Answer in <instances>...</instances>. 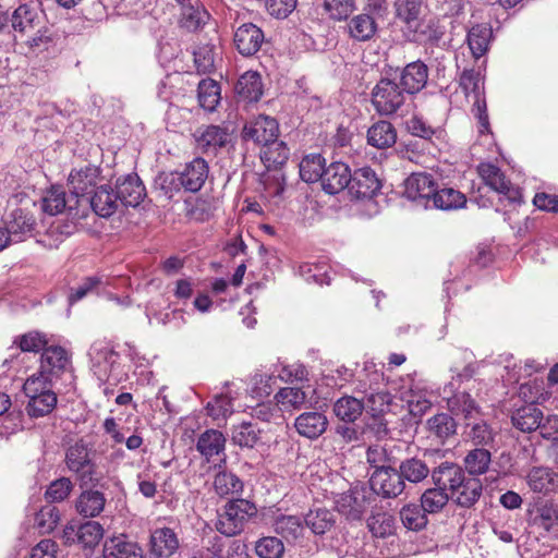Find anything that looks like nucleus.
Wrapping results in <instances>:
<instances>
[{
  "instance_id": "obj_51",
  "label": "nucleus",
  "mask_w": 558,
  "mask_h": 558,
  "mask_svg": "<svg viewBox=\"0 0 558 558\" xmlns=\"http://www.w3.org/2000/svg\"><path fill=\"white\" fill-rule=\"evenodd\" d=\"M400 518L403 525L412 531H418L427 523L425 511L418 505L404 506L400 511Z\"/></svg>"
},
{
  "instance_id": "obj_3",
  "label": "nucleus",
  "mask_w": 558,
  "mask_h": 558,
  "mask_svg": "<svg viewBox=\"0 0 558 558\" xmlns=\"http://www.w3.org/2000/svg\"><path fill=\"white\" fill-rule=\"evenodd\" d=\"M405 94L395 81L380 78L372 89V105L378 114L391 116L404 105Z\"/></svg>"
},
{
  "instance_id": "obj_14",
  "label": "nucleus",
  "mask_w": 558,
  "mask_h": 558,
  "mask_svg": "<svg viewBox=\"0 0 558 558\" xmlns=\"http://www.w3.org/2000/svg\"><path fill=\"white\" fill-rule=\"evenodd\" d=\"M116 193L122 205L132 207L140 205L146 195L145 186L135 173L118 179Z\"/></svg>"
},
{
  "instance_id": "obj_30",
  "label": "nucleus",
  "mask_w": 558,
  "mask_h": 558,
  "mask_svg": "<svg viewBox=\"0 0 558 558\" xmlns=\"http://www.w3.org/2000/svg\"><path fill=\"white\" fill-rule=\"evenodd\" d=\"M104 553L106 558H142L141 548L123 536L113 537L105 543Z\"/></svg>"
},
{
  "instance_id": "obj_46",
  "label": "nucleus",
  "mask_w": 558,
  "mask_h": 558,
  "mask_svg": "<svg viewBox=\"0 0 558 558\" xmlns=\"http://www.w3.org/2000/svg\"><path fill=\"white\" fill-rule=\"evenodd\" d=\"M277 403L284 410H298L306 401L307 395L298 387L281 388L275 396Z\"/></svg>"
},
{
  "instance_id": "obj_11",
  "label": "nucleus",
  "mask_w": 558,
  "mask_h": 558,
  "mask_svg": "<svg viewBox=\"0 0 558 558\" xmlns=\"http://www.w3.org/2000/svg\"><path fill=\"white\" fill-rule=\"evenodd\" d=\"M11 26L14 31V40L31 29L44 24L45 17L36 4H20L11 14Z\"/></svg>"
},
{
  "instance_id": "obj_41",
  "label": "nucleus",
  "mask_w": 558,
  "mask_h": 558,
  "mask_svg": "<svg viewBox=\"0 0 558 558\" xmlns=\"http://www.w3.org/2000/svg\"><path fill=\"white\" fill-rule=\"evenodd\" d=\"M325 168V159L319 154H311L301 160L300 175L305 182H317L322 180Z\"/></svg>"
},
{
  "instance_id": "obj_63",
  "label": "nucleus",
  "mask_w": 558,
  "mask_h": 558,
  "mask_svg": "<svg viewBox=\"0 0 558 558\" xmlns=\"http://www.w3.org/2000/svg\"><path fill=\"white\" fill-rule=\"evenodd\" d=\"M466 435L477 446H487L494 439L490 427L483 421L474 423Z\"/></svg>"
},
{
  "instance_id": "obj_23",
  "label": "nucleus",
  "mask_w": 558,
  "mask_h": 558,
  "mask_svg": "<svg viewBox=\"0 0 558 558\" xmlns=\"http://www.w3.org/2000/svg\"><path fill=\"white\" fill-rule=\"evenodd\" d=\"M195 137L198 146L208 151L216 150L218 147H223L229 142L230 134L226 128L219 125H207L199 128L195 132Z\"/></svg>"
},
{
  "instance_id": "obj_8",
  "label": "nucleus",
  "mask_w": 558,
  "mask_h": 558,
  "mask_svg": "<svg viewBox=\"0 0 558 558\" xmlns=\"http://www.w3.org/2000/svg\"><path fill=\"white\" fill-rule=\"evenodd\" d=\"M278 135L279 125L276 119L264 114L247 122L243 129V138L245 141H252L263 146L276 144Z\"/></svg>"
},
{
  "instance_id": "obj_27",
  "label": "nucleus",
  "mask_w": 558,
  "mask_h": 558,
  "mask_svg": "<svg viewBox=\"0 0 558 558\" xmlns=\"http://www.w3.org/2000/svg\"><path fill=\"white\" fill-rule=\"evenodd\" d=\"M348 33L351 38L357 41L371 40L377 32V23L369 14H357L352 17L348 25Z\"/></svg>"
},
{
  "instance_id": "obj_35",
  "label": "nucleus",
  "mask_w": 558,
  "mask_h": 558,
  "mask_svg": "<svg viewBox=\"0 0 558 558\" xmlns=\"http://www.w3.org/2000/svg\"><path fill=\"white\" fill-rule=\"evenodd\" d=\"M181 23L189 31H196L205 25L209 20V13L204 5L197 0L196 3L189 2L181 5Z\"/></svg>"
},
{
  "instance_id": "obj_64",
  "label": "nucleus",
  "mask_w": 558,
  "mask_h": 558,
  "mask_svg": "<svg viewBox=\"0 0 558 558\" xmlns=\"http://www.w3.org/2000/svg\"><path fill=\"white\" fill-rule=\"evenodd\" d=\"M408 131L414 135L425 140L432 138L435 134V129L427 124L421 117L414 116L407 121Z\"/></svg>"
},
{
  "instance_id": "obj_42",
  "label": "nucleus",
  "mask_w": 558,
  "mask_h": 558,
  "mask_svg": "<svg viewBox=\"0 0 558 558\" xmlns=\"http://www.w3.org/2000/svg\"><path fill=\"white\" fill-rule=\"evenodd\" d=\"M73 197L66 198L65 192L60 187H51L43 198V209L45 213L54 216L61 214L66 208L72 209Z\"/></svg>"
},
{
  "instance_id": "obj_47",
  "label": "nucleus",
  "mask_w": 558,
  "mask_h": 558,
  "mask_svg": "<svg viewBox=\"0 0 558 558\" xmlns=\"http://www.w3.org/2000/svg\"><path fill=\"white\" fill-rule=\"evenodd\" d=\"M57 405L56 393H44L36 397H29L26 405V412L31 417H41L49 414Z\"/></svg>"
},
{
  "instance_id": "obj_53",
  "label": "nucleus",
  "mask_w": 558,
  "mask_h": 558,
  "mask_svg": "<svg viewBox=\"0 0 558 558\" xmlns=\"http://www.w3.org/2000/svg\"><path fill=\"white\" fill-rule=\"evenodd\" d=\"M323 9L333 21L347 20L355 10L354 0H324Z\"/></svg>"
},
{
  "instance_id": "obj_4",
  "label": "nucleus",
  "mask_w": 558,
  "mask_h": 558,
  "mask_svg": "<svg viewBox=\"0 0 558 558\" xmlns=\"http://www.w3.org/2000/svg\"><path fill=\"white\" fill-rule=\"evenodd\" d=\"M257 508L255 504L247 499H233L225 507V512L220 514L217 529L226 536H233L239 534L244 523L251 517L255 515Z\"/></svg>"
},
{
  "instance_id": "obj_12",
  "label": "nucleus",
  "mask_w": 558,
  "mask_h": 558,
  "mask_svg": "<svg viewBox=\"0 0 558 558\" xmlns=\"http://www.w3.org/2000/svg\"><path fill=\"white\" fill-rule=\"evenodd\" d=\"M477 172L485 184L492 190L505 195L511 202H515L519 198L520 194L518 189L506 179L505 174L497 166L490 162H483L478 165Z\"/></svg>"
},
{
  "instance_id": "obj_45",
  "label": "nucleus",
  "mask_w": 558,
  "mask_h": 558,
  "mask_svg": "<svg viewBox=\"0 0 558 558\" xmlns=\"http://www.w3.org/2000/svg\"><path fill=\"white\" fill-rule=\"evenodd\" d=\"M448 407L453 414L463 415L465 420L473 418L480 413L475 401L466 392H459L449 398Z\"/></svg>"
},
{
  "instance_id": "obj_61",
  "label": "nucleus",
  "mask_w": 558,
  "mask_h": 558,
  "mask_svg": "<svg viewBox=\"0 0 558 558\" xmlns=\"http://www.w3.org/2000/svg\"><path fill=\"white\" fill-rule=\"evenodd\" d=\"M460 86L466 97H473L482 94V78L480 72L474 70H464L460 76Z\"/></svg>"
},
{
  "instance_id": "obj_17",
  "label": "nucleus",
  "mask_w": 558,
  "mask_h": 558,
  "mask_svg": "<svg viewBox=\"0 0 558 558\" xmlns=\"http://www.w3.org/2000/svg\"><path fill=\"white\" fill-rule=\"evenodd\" d=\"M381 183L375 171L368 167L360 168L352 174L350 191L359 198L373 197L379 190Z\"/></svg>"
},
{
  "instance_id": "obj_9",
  "label": "nucleus",
  "mask_w": 558,
  "mask_h": 558,
  "mask_svg": "<svg viewBox=\"0 0 558 558\" xmlns=\"http://www.w3.org/2000/svg\"><path fill=\"white\" fill-rule=\"evenodd\" d=\"M490 463V452L484 448H476L471 450L464 458V465L469 474L481 475L487 473L485 476L484 485L489 486L494 483L502 484L506 478V474L488 470ZM480 488H483V483L480 484Z\"/></svg>"
},
{
  "instance_id": "obj_1",
  "label": "nucleus",
  "mask_w": 558,
  "mask_h": 558,
  "mask_svg": "<svg viewBox=\"0 0 558 558\" xmlns=\"http://www.w3.org/2000/svg\"><path fill=\"white\" fill-rule=\"evenodd\" d=\"M208 173L207 162L198 157L186 163L182 171L159 174L156 183L166 195L172 197L173 193L179 192L181 187L192 193L199 191L205 184Z\"/></svg>"
},
{
  "instance_id": "obj_34",
  "label": "nucleus",
  "mask_w": 558,
  "mask_h": 558,
  "mask_svg": "<svg viewBox=\"0 0 558 558\" xmlns=\"http://www.w3.org/2000/svg\"><path fill=\"white\" fill-rule=\"evenodd\" d=\"M466 203L464 194L452 189L445 187L441 190L435 189L430 204L434 208L441 210H454L463 207Z\"/></svg>"
},
{
  "instance_id": "obj_43",
  "label": "nucleus",
  "mask_w": 558,
  "mask_h": 558,
  "mask_svg": "<svg viewBox=\"0 0 558 558\" xmlns=\"http://www.w3.org/2000/svg\"><path fill=\"white\" fill-rule=\"evenodd\" d=\"M52 377L41 371L31 375L23 385V391L27 398L44 393H54L52 390Z\"/></svg>"
},
{
  "instance_id": "obj_54",
  "label": "nucleus",
  "mask_w": 558,
  "mask_h": 558,
  "mask_svg": "<svg viewBox=\"0 0 558 558\" xmlns=\"http://www.w3.org/2000/svg\"><path fill=\"white\" fill-rule=\"evenodd\" d=\"M194 63L198 73H210L215 69V47L210 44L198 46L194 52Z\"/></svg>"
},
{
  "instance_id": "obj_36",
  "label": "nucleus",
  "mask_w": 558,
  "mask_h": 558,
  "mask_svg": "<svg viewBox=\"0 0 558 558\" xmlns=\"http://www.w3.org/2000/svg\"><path fill=\"white\" fill-rule=\"evenodd\" d=\"M260 428L252 422H242L232 426L231 440L241 448H254L260 440Z\"/></svg>"
},
{
  "instance_id": "obj_33",
  "label": "nucleus",
  "mask_w": 558,
  "mask_h": 558,
  "mask_svg": "<svg viewBox=\"0 0 558 558\" xmlns=\"http://www.w3.org/2000/svg\"><path fill=\"white\" fill-rule=\"evenodd\" d=\"M364 411V402L351 396H344L333 403V413L342 422L354 423Z\"/></svg>"
},
{
  "instance_id": "obj_6",
  "label": "nucleus",
  "mask_w": 558,
  "mask_h": 558,
  "mask_svg": "<svg viewBox=\"0 0 558 558\" xmlns=\"http://www.w3.org/2000/svg\"><path fill=\"white\" fill-rule=\"evenodd\" d=\"M93 448L84 439H78L65 452L68 469L78 475L84 485L93 482L96 474V463L92 456Z\"/></svg>"
},
{
  "instance_id": "obj_16",
  "label": "nucleus",
  "mask_w": 558,
  "mask_h": 558,
  "mask_svg": "<svg viewBox=\"0 0 558 558\" xmlns=\"http://www.w3.org/2000/svg\"><path fill=\"white\" fill-rule=\"evenodd\" d=\"M226 436L217 429H206L196 441V450L207 461L210 462L215 457L225 460Z\"/></svg>"
},
{
  "instance_id": "obj_37",
  "label": "nucleus",
  "mask_w": 558,
  "mask_h": 558,
  "mask_svg": "<svg viewBox=\"0 0 558 558\" xmlns=\"http://www.w3.org/2000/svg\"><path fill=\"white\" fill-rule=\"evenodd\" d=\"M197 98L203 109L214 111L221 99L220 85L211 78L202 80L197 87Z\"/></svg>"
},
{
  "instance_id": "obj_19",
  "label": "nucleus",
  "mask_w": 558,
  "mask_h": 558,
  "mask_svg": "<svg viewBox=\"0 0 558 558\" xmlns=\"http://www.w3.org/2000/svg\"><path fill=\"white\" fill-rule=\"evenodd\" d=\"M294 426L301 436L316 439L326 432L328 420L320 412H304L295 418Z\"/></svg>"
},
{
  "instance_id": "obj_26",
  "label": "nucleus",
  "mask_w": 558,
  "mask_h": 558,
  "mask_svg": "<svg viewBox=\"0 0 558 558\" xmlns=\"http://www.w3.org/2000/svg\"><path fill=\"white\" fill-rule=\"evenodd\" d=\"M514 427L523 433H531L539 427L543 421V412L533 404H526L515 410L511 416Z\"/></svg>"
},
{
  "instance_id": "obj_25",
  "label": "nucleus",
  "mask_w": 558,
  "mask_h": 558,
  "mask_svg": "<svg viewBox=\"0 0 558 558\" xmlns=\"http://www.w3.org/2000/svg\"><path fill=\"white\" fill-rule=\"evenodd\" d=\"M93 210L100 217H110L116 213L119 205V198L116 191L108 185L98 187L89 199Z\"/></svg>"
},
{
  "instance_id": "obj_49",
  "label": "nucleus",
  "mask_w": 558,
  "mask_h": 558,
  "mask_svg": "<svg viewBox=\"0 0 558 558\" xmlns=\"http://www.w3.org/2000/svg\"><path fill=\"white\" fill-rule=\"evenodd\" d=\"M399 484L398 471L390 466L377 468L369 478V488H395Z\"/></svg>"
},
{
  "instance_id": "obj_56",
  "label": "nucleus",
  "mask_w": 558,
  "mask_h": 558,
  "mask_svg": "<svg viewBox=\"0 0 558 558\" xmlns=\"http://www.w3.org/2000/svg\"><path fill=\"white\" fill-rule=\"evenodd\" d=\"M104 536L102 526L96 521H87L80 524L78 543L84 547L96 546Z\"/></svg>"
},
{
  "instance_id": "obj_38",
  "label": "nucleus",
  "mask_w": 558,
  "mask_h": 558,
  "mask_svg": "<svg viewBox=\"0 0 558 558\" xmlns=\"http://www.w3.org/2000/svg\"><path fill=\"white\" fill-rule=\"evenodd\" d=\"M364 410L369 413L373 417H377L387 413L390 409L392 397L391 395L383 390L371 389L365 393Z\"/></svg>"
},
{
  "instance_id": "obj_60",
  "label": "nucleus",
  "mask_w": 558,
  "mask_h": 558,
  "mask_svg": "<svg viewBox=\"0 0 558 558\" xmlns=\"http://www.w3.org/2000/svg\"><path fill=\"white\" fill-rule=\"evenodd\" d=\"M539 525L550 533L554 537H558V506L544 505L539 508Z\"/></svg>"
},
{
  "instance_id": "obj_18",
  "label": "nucleus",
  "mask_w": 558,
  "mask_h": 558,
  "mask_svg": "<svg viewBox=\"0 0 558 558\" xmlns=\"http://www.w3.org/2000/svg\"><path fill=\"white\" fill-rule=\"evenodd\" d=\"M428 81L427 65L417 60L407 64L400 73V85L407 94L421 92Z\"/></svg>"
},
{
  "instance_id": "obj_50",
  "label": "nucleus",
  "mask_w": 558,
  "mask_h": 558,
  "mask_svg": "<svg viewBox=\"0 0 558 558\" xmlns=\"http://www.w3.org/2000/svg\"><path fill=\"white\" fill-rule=\"evenodd\" d=\"M519 396L529 404L535 405L542 403L549 398V392L544 387L543 380H533L522 384L519 389Z\"/></svg>"
},
{
  "instance_id": "obj_7",
  "label": "nucleus",
  "mask_w": 558,
  "mask_h": 558,
  "mask_svg": "<svg viewBox=\"0 0 558 558\" xmlns=\"http://www.w3.org/2000/svg\"><path fill=\"white\" fill-rule=\"evenodd\" d=\"M14 41L21 52L25 56H37L47 51L56 44V35L47 22H45L40 26L28 31Z\"/></svg>"
},
{
  "instance_id": "obj_58",
  "label": "nucleus",
  "mask_w": 558,
  "mask_h": 558,
  "mask_svg": "<svg viewBox=\"0 0 558 558\" xmlns=\"http://www.w3.org/2000/svg\"><path fill=\"white\" fill-rule=\"evenodd\" d=\"M275 531L286 538H296L302 531V524L295 515H281L275 521Z\"/></svg>"
},
{
  "instance_id": "obj_55",
  "label": "nucleus",
  "mask_w": 558,
  "mask_h": 558,
  "mask_svg": "<svg viewBox=\"0 0 558 558\" xmlns=\"http://www.w3.org/2000/svg\"><path fill=\"white\" fill-rule=\"evenodd\" d=\"M255 551L259 558H281L284 553V546L279 538L267 536L256 543Z\"/></svg>"
},
{
  "instance_id": "obj_22",
  "label": "nucleus",
  "mask_w": 558,
  "mask_h": 558,
  "mask_svg": "<svg viewBox=\"0 0 558 558\" xmlns=\"http://www.w3.org/2000/svg\"><path fill=\"white\" fill-rule=\"evenodd\" d=\"M437 488H460L464 482V471L457 464L445 462L432 473Z\"/></svg>"
},
{
  "instance_id": "obj_32",
  "label": "nucleus",
  "mask_w": 558,
  "mask_h": 558,
  "mask_svg": "<svg viewBox=\"0 0 558 558\" xmlns=\"http://www.w3.org/2000/svg\"><path fill=\"white\" fill-rule=\"evenodd\" d=\"M492 35V27L487 24H477L470 28L468 45L474 58L478 59L486 53Z\"/></svg>"
},
{
  "instance_id": "obj_52",
  "label": "nucleus",
  "mask_w": 558,
  "mask_h": 558,
  "mask_svg": "<svg viewBox=\"0 0 558 558\" xmlns=\"http://www.w3.org/2000/svg\"><path fill=\"white\" fill-rule=\"evenodd\" d=\"M526 478L530 488H547L548 486L558 485V474L548 468H533L527 473Z\"/></svg>"
},
{
  "instance_id": "obj_62",
  "label": "nucleus",
  "mask_w": 558,
  "mask_h": 558,
  "mask_svg": "<svg viewBox=\"0 0 558 558\" xmlns=\"http://www.w3.org/2000/svg\"><path fill=\"white\" fill-rule=\"evenodd\" d=\"M206 409L208 415L215 420L226 417L233 411L231 398L225 395L216 396L213 401L208 402Z\"/></svg>"
},
{
  "instance_id": "obj_31",
  "label": "nucleus",
  "mask_w": 558,
  "mask_h": 558,
  "mask_svg": "<svg viewBox=\"0 0 558 558\" xmlns=\"http://www.w3.org/2000/svg\"><path fill=\"white\" fill-rule=\"evenodd\" d=\"M430 436H434L438 442L444 444L450 436L457 432V423L452 416L447 413H439L426 422Z\"/></svg>"
},
{
  "instance_id": "obj_57",
  "label": "nucleus",
  "mask_w": 558,
  "mask_h": 558,
  "mask_svg": "<svg viewBox=\"0 0 558 558\" xmlns=\"http://www.w3.org/2000/svg\"><path fill=\"white\" fill-rule=\"evenodd\" d=\"M14 343L17 344L22 352H39L45 350L48 344V339L44 333L29 331L19 337Z\"/></svg>"
},
{
  "instance_id": "obj_15",
  "label": "nucleus",
  "mask_w": 558,
  "mask_h": 558,
  "mask_svg": "<svg viewBox=\"0 0 558 558\" xmlns=\"http://www.w3.org/2000/svg\"><path fill=\"white\" fill-rule=\"evenodd\" d=\"M352 173L343 162H331L325 168L320 180L323 190L328 194H337L350 186Z\"/></svg>"
},
{
  "instance_id": "obj_48",
  "label": "nucleus",
  "mask_w": 558,
  "mask_h": 558,
  "mask_svg": "<svg viewBox=\"0 0 558 558\" xmlns=\"http://www.w3.org/2000/svg\"><path fill=\"white\" fill-rule=\"evenodd\" d=\"M333 514L327 509L311 510L305 517L306 525L315 534H324L332 526Z\"/></svg>"
},
{
  "instance_id": "obj_5",
  "label": "nucleus",
  "mask_w": 558,
  "mask_h": 558,
  "mask_svg": "<svg viewBox=\"0 0 558 558\" xmlns=\"http://www.w3.org/2000/svg\"><path fill=\"white\" fill-rule=\"evenodd\" d=\"M379 497L377 490H342L335 496L337 510L351 520H360Z\"/></svg>"
},
{
  "instance_id": "obj_39",
  "label": "nucleus",
  "mask_w": 558,
  "mask_h": 558,
  "mask_svg": "<svg viewBox=\"0 0 558 558\" xmlns=\"http://www.w3.org/2000/svg\"><path fill=\"white\" fill-rule=\"evenodd\" d=\"M11 216L12 219L8 222L4 230L8 232L11 242H20L23 240L24 234L32 231L34 219L22 209L14 210Z\"/></svg>"
},
{
  "instance_id": "obj_2",
  "label": "nucleus",
  "mask_w": 558,
  "mask_h": 558,
  "mask_svg": "<svg viewBox=\"0 0 558 558\" xmlns=\"http://www.w3.org/2000/svg\"><path fill=\"white\" fill-rule=\"evenodd\" d=\"M396 17L405 27L409 40L418 41L424 32L422 29L427 12L424 0H396L393 3Z\"/></svg>"
},
{
  "instance_id": "obj_40",
  "label": "nucleus",
  "mask_w": 558,
  "mask_h": 558,
  "mask_svg": "<svg viewBox=\"0 0 558 558\" xmlns=\"http://www.w3.org/2000/svg\"><path fill=\"white\" fill-rule=\"evenodd\" d=\"M104 506L105 497L99 490H83L76 501V509L84 517H96Z\"/></svg>"
},
{
  "instance_id": "obj_13",
  "label": "nucleus",
  "mask_w": 558,
  "mask_h": 558,
  "mask_svg": "<svg viewBox=\"0 0 558 558\" xmlns=\"http://www.w3.org/2000/svg\"><path fill=\"white\" fill-rule=\"evenodd\" d=\"M263 31L253 23H245L236 28L233 37L238 51L244 57L254 56L264 43Z\"/></svg>"
},
{
  "instance_id": "obj_44",
  "label": "nucleus",
  "mask_w": 558,
  "mask_h": 558,
  "mask_svg": "<svg viewBox=\"0 0 558 558\" xmlns=\"http://www.w3.org/2000/svg\"><path fill=\"white\" fill-rule=\"evenodd\" d=\"M428 473L429 470L427 465L423 461L414 458L403 461L400 465V470L398 471L400 484L403 483V480H407L412 484H417L422 480L426 478Z\"/></svg>"
},
{
  "instance_id": "obj_24",
  "label": "nucleus",
  "mask_w": 558,
  "mask_h": 558,
  "mask_svg": "<svg viewBox=\"0 0 558 558\" xmlns=\"http://www.w3.org/2000/svg\"><path fill=\"white\" fill-rule=\"evenodd\" d=\"M69 364V355L61 347H46L40 359L39 371L57 376L65 369Z\"/></svg>"
},
{
  "instance_id": "obj_59",
  "label": "nucleus",
  "mask_w": 558,
  "mask_h": 558,
  "mask_svg": "<svg viewBox=\"0 0 558 558\" xmlns=\"http://www.w3.org/2000/svg\"><path fill=\"white\" fill-rule=\"evenodd\" d=\"M450 500L446 490H424L421 497V507L425 512H436Z\"/></svg>"
},
{
  "instance_id": "obj_29",
  "label": "nucleus",
  "mask_w": 558,
  "mask_h": 558,
  "mask_svg": "<svg viewBox=\"0 0 558 558\" xmlns=\"http://www.w3.org/2000/svg\"><path fill=\"white\" fill-rule=\"evenodd\" d=\"M397 141V131L388 121H378L367 131V142L369 145L383 149L395 145Z\"/></svg>"
},
{
  "instance_id": "obj_20",
  "label": "nucleus",
  "mask_w": 558,
  "mask_h": 558,
  "mask_svg": "<svg viewBox=\"0 0 558 558\" xmlns=\"http://www.w3.org/2000/svg\"><path fill=\"white\" fill-rule=\"evenodd\" d=\"M98 177V168L92 165L73 170L69 175V185L75 197L88 194L90 189L96 185Z\"/></svg>"
},
{
  "instance_id": "obj_21",
  "label": "nucleus",
  "mask_w": 558,
  "mask_h": 558,
  "mask_svg": "<svg viewBox=\"0 0 558 558\" xmlns=\"http://www.w3.org/2000/svg\"><path fill=\"white\" fill-rule=\"evenodd\" d=\"M179 548L175 533L169 527L156 529L150 535V553L156 557H170Z\"/></svg>"
},
{
  "instance_id": "obj_28",
  "label": "nucleus",
  "mask_w": 558,
  "mask_h": 558,
  "mask_svg": "<svg viewBox=\"0 0 558 558\" xmlns=\"http://www.w3.org/2000/svg\"><path fill=\"white\" fill-rule=\"evenodd\" d=\"M235 92L240 98L253 102L259 100L263 95V84L257 72H245L241 75L235 85Z\"/></svg>"
},
{
  "instance_id": "obj_10",
  "label": "nucleus",
  "mask_w": 558,
  "mask_h": 558,
  "mask_svg": "<svg viewBox=\"0 0 558 558\" xmlns=\"http://www.w3.org/2000/svg\"><path fill=\"white\" fill-rule=\"evenodd\" d=\"M435 189L436 182L432 174L425 172L412 173L404 181L403 194L408 199L417 202L428 208Z\"/></svg>"
}]
</instances>
